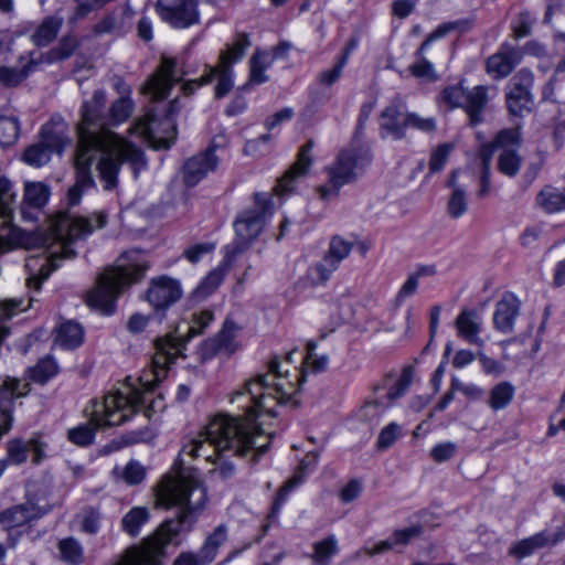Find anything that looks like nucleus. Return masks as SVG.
<instances>
[{"label": "nucleus", "mask_w": 565, "mask_h": 565, "mask_svg": "<svg viewBox=\"0 0 565 565\" xmlns=\"http://www.w3.org/2000/svg\"><path fill=\"white\" fill-rule=\"evenodd\" d=\"M14 202L15 193L11 182L7 178H0V253L13 245L25 249L45 247L44 252L31 255L25 260L26 286L36 291L51 273L58 268V259L74 255L71 248L73 242L104 227L107 222L104 212H97L90 217H77L68 212H61L50 221L45 233H38L33 237L25 231L10 226Z\"/></svg>", "instance_id": "nucleus-1"}, {"label": "nucleus", "mask_w": 565, "mask_h": 565, "mask_svg": "<svg viewBox=\"0 0 565 565\" xmlns=\"http://www.w3.org/2000/svg\"><path fill=\"white\" fill-rule=\"evenodd\" d=\"M106 102V92L96 89L79 108V120L76 125L78 139L75 157L76 183L67 194L71 205H76L82 191L93 184L90 173L93 161H96V170L104 182L105 190L116 186L122 162L145 166L141 150L107 126Z\"/></svg>", "instance_id": "nucleus-2"}, {"label": "nucleus", "mask_w": 565, "mask_h": 565, "mask_svg": "<svg viewBox=\"0 0 565 565\" xmlns=\"http://www.w3.org/2000/svg\"><path fill=\"white\" fill-rule=\"evenodd\" d=\"M158 501L167 508H177L175 519L162 523L141 546L128 548L116 565H159L166 545L194 523L206 505L207 495L203 483L192 469L177 468L160 482Z\"/></svg>", "instance_id": "nucleus-3"}, {"label": "nucleus", "mask_w": 565, "mask_h": 565, "mask_svg": "<svg viewBox=\"0 0 565 565\" xmlns=\"http://www.w3.org/2000/svg\"><path fill=\"white\" fill-rule=\"evenodd\" d=\"M154 348L150 369L138 379L127 377L119 387L92 403V422L96 427L119 426L129 420L147 403L148 394L166 376L169 365L182 355L184 340L168 333L154 341Z\"/></svg>", "instance_id": "nucleus-4"}, {"label": "nucleus", "mask_w": 565, "mask_h": 565, "mask_svg": "<svg viewBox=\"0 0 565 565\" xmlns=\"http://www.w3.org/2000/svg\"><path fill=\"white\" fill-rule=\"evenodd\" d=\"M268 447L269 440L258 441L257 437L248 438L236 418L218 416L213 417L203 430L182 447L180 456L204 459L215 466L210 473H217L221 479L227 480L235 475L234 465L226 459L228 452L244 457L254 451L256 461Z\"/></svg>", "instance_id": "nucleus-5"}, {"label": "nucleus", "mask_w": 565, "mask_h": 565, "mask_svg": "<svg viewBox=\"0 0 565 565\" xmlns=\"http://www.w3.org/2000/svg\"><path fill=\"white\" fill-rule=\"evenodd\" d=\"M288 373L284 364L273 362L270 372L257 374L234 390L228 395V402L242 411V415L218 414V416H228L236 418L244 434L248 438H256L258 441L269 440L264 430L256 425V418L260 413L273 415V409L278 404H285L297 394L296 381H287L284 375Z\"/></svg>", "instance_id": "nucleus-6"}, {"label": "nucleus", "mask_w": 565, "mask_h": 565, "mask_svg": "<svg viewBox=\"0 0 565 565\" xmlns=\"http://www.w3.org/2000/svg\"><path fill=\"white\" fill-rule=\"evenodd\" d=\"M147 269L148 264L140 253L122 254L116 266L106 268L98 276L96 287L87 295V305L103 313H110L118 296L126 287L139 281Z\"/></svg>", "instance_id": "nucleus-7"}, {"label": "nucleus", "mask_w": 565, "mask_h": 565, "mask_svg": "<svg viewBox=\"0 0 565 565\" xmlns=\"http://www.w3.org/2000/svg\"><path fill=\"white\" fill-rule=\"evenodd\" d=\"M370 162L371 156L365 150L348 149L341 151L333 162L326 168L328 183L316 188L319 199L322 201L335 199L340 189L355 182Z\"/></svg>", "instance_id": "nucleus-8"}, {"label": "nucleus", "mask_w": 565, "mask_h": 565, "mask_svg": "<svg viewBox=\"0 0 565 565\" xmlns=\"http://www.w3.org/2000/svg\"><path fill=\"white\" fill-rule=\"evenodd\" d=\"M250 45L247 34L239 35L235 42L220 55L218 62L215 66L206 67V72L198 79H192L183 84L182 89L185 95H190L195 88L210 83L214 77L217 79L214 88L216 98H222L228 94L233 87V71L234 63L239 61L246 49Z\"/></svg>", "instance_id": "nucleus-9"}, {"label": "nucleus", "mask_w": 565, "mask_h": 565, "mask_svg": "<svg viewBox=\"0 0 565 565\" xmlns=\"http://www.w3.org/2000/svg\"><path fill=\"white\" fill-rule=\"evenodd\" d=\"M273 194L256 193L254 205L243 212L234 224L236 252H242L262 232L266 220L273 214Z\"/></svg>", "instance_id": "nucleus-10"}, {"label": "nucleus", "mask_w": 565, "mask_h": 565, "mask_svg": "<svg viewBox=\"0 0 565 565\" xmlns=\"http://www.w3.org/2000/svg\"><path fill=\"white\" fill-rule=\"evenodd\" d=\"M174 111L171 106L170 114L163 119L157 120L153 116H146L138 119L132 127L130 134L139 135L153 149H167L177 138V125L172 117Z\"/></svg>", "instance_id": "nucleus-11"}, {"label": "nucleus", "mask_w": 565, "mask_h": 565, "mask_svg": "<svg viewBox=\"0 0 565 565\" xmlns=\"http://www.w3.org/2000/svg\"><path fill=\"white\" fill-rule=\"evenodd\" d=\"M521 143L520 132L518 129L501 130L493 143V149L499 151L497 158V168L505 177H515L522 167V157L519 154Z\"/></svg>", "instance_id": "nucleus-12"}, {"label": "nucleus", "mask_w": 565, "mask_h": 565, "mask_svg": "<svg viewBox=\"0 0 565 565\" xmlns=\"http://www.w3.org/2000/svg\"><path fill=\"white\" fill-rule=\"evenodd\" d=\"M469 21L459 20L444 23L431 32L416 52L417 61L409 66L412 75L420 79L435 81L437 78L435 68L434 65L424 57L425 50L433 41L445 36L450 31L459 30L463 32L469 29Z\"/></svg>", "instance_id": "nucleus-13"}, {"label": "nucleus", "mask_w": 565, "mask_h": 565, "mask_svg": "<svg viewBox=\"0 0 565 565\" xmlns=\"http://www.w3.org/2000/svg\"><path fill=\"white\" fill-rule=\"evenodd\" d=\"M158 13L173 28L185 29L199 23L198 0H158Z\"/></svg>", "instance_id": "nucleus-14"}, {"label": "nucleus", "mask_w": 565, "mask_h": 565, "mask_svg": "<svg viewBox=\"0 0 565 565\" xmlns=\"http://www.w3.org/2000/svg\"><path fill=\"white\" fill-rule=\"evenodd\" d=\"M312 147L313 142L308 141L299 149L295 163L277 181V185L274 189L277 196H287L292 194L299 180L308 174L313 162V157L311 154Z\"/></svg>", "instance_id": "nucleus-15"}, {"label": "nucleus", "mask_w": 565, "mask_h": 565, "mask_svg": "<svg viewBox=\"0 0 565 565\" xmlns=\"http://www.w3.org/2000/svg\"><path fill=\"white\" fill-rule=\"evenodd\" d=\"M180 281L169 276H159L150 281L146 300L154 309H166L182 297Z\"/></svg>", "instance_id": "nucleus-16"}, {"label": "nucleus", "mask_w": 565, "mask_h": 565, "mask_svg": "<svg viewBox=\"0 0 565 565\" xmlns=\"http://www.w3.org/2000/svg\"><path fill=\"white\" fill-rule=\"evenodd\" d=\"M181 81L177 75V61L162 56L157 72L149 78L145 90L154 99H163L168 96L174 83Z\"/></svg>", "instance_id": "nucleus-17"}, {"label": "nucleus", "mask_w": 565, "mask_h": 565, "mask_svg": "<svg viewBox=\"0 0 565 565\" xmlns=\"http://www.w3.org/2000/svg\"><path fill=\"white\" fill-rule=\"evenodd\" d=\"M521 309V301L511 292L504 294L495 303L492 323L501 334L508 335L514 331V326Z\"/></svg>", "instance_id": "nucleus-18"}, {"label": "nucleus", "mask_w": 565, "mask_h": 565, "mask_svg": "<svg viewBox=\"0 0 565 565\" xmlns=\"http://www.w3.org/2000/svg\"><path fill=\"white\" fill-rule=\"evenodd\" d=\"M239 328L233 322H226L223 329L212 339L205 341L202 345L203 359H210L215 354L226 356L235 353L241 344L237 340Z\"/></svg>", "instance_id": "nucleus-19"}, {"label": "nucleus", "mask_w": 565, "mask_h": 565, "mask_svg": "<svg viewBox=\"0 0 565 565\" xmlns=\"http://www.w3.org/2000/svg\"><path fill=\"white\" fill-rule=\"evenodd\" d=\"M454 326L460 339L479 348L484 347L486 340L480 337L483 327L482 317L475 309L460 310Z\"/></svg>", "instance_id": "nucleus-20"}, {"label": "nucleus", "mask_w": 565, "mask_h": 565, "mask_svg": "<svg viewBox=\"0 0 565 565\" xmlns=\"http://www.w3.org/2000/svg\"><path fill=\"white\" fill-rule=\"evenodd\" d=\"M218 163L213 150L194 156L185 161L182 169V179L186 186L196 185L209 172L213 171Z\"/></svg>", "instance_id": "nucleus-21"}, {"label": "nucleus", "mask_w": 565, "mask_h": 565, "mask_svg": "<svg viewBox=\"0 0 565 565\" xmlns=\"http://www.w3.org/2000/svg\"><path fill=\"white\" fill-rule=\"evenodd\" d=\"M563 540H565V530H558L553 534L543 531L518 541L510 547L509 553L516 558H524L540 548L553 546Z\"/></svg>", "instance_id": "nucleus-22"}, {"label": "nucleus", "mask_w": 565, "mask_h": 565, "mask_svg": "<svg viewBox=\"0 0 565 565\" xmlns=\"http://www.w3.org/2000/svg\"><path fill=\"white\" fill-rule=\"evenodd\" d=\"M522 52L518 47L504 44L487 60V72L493 78L507 77L520 63Z\"/></svg>", "instance_id": "nucleus-23"}, {"label": "nucleus", "mask_w": 565, "mask_h": 565, "mask_svg": "<svg viewBox=\"0 0 565 565\" xmlns=\"http://www.w3.org/2000/svg\"><path fill=\"white\" fill-rule=\"evenodd\" d=\"M71 142L67 136V126L61 116H54L41 130L39 142L52 152H61Z\"/></svg>", "instance_id": "nucleus-24"}, {"label": "nucleus", "mask_w": 565, "mask_h": 565, "mask_svg": "<svg viewBox=\"0 0 565 565\" xmlns=\"http://www.w3.org/2000/svg\"><path fill=\"white\" fill-rule=\"evenodd\" d=\"M21 383L15 379L6 380L0 385V438L9 431L12 424L11 406L14 397L25 394L20 390Z\"/></svg>", "instance_id": "nucleus-25"}, {"label": "nucleus", "mask_w": 565, "mask_h": 565, "mask_svg": "<svg viewBox=\"0 0 565 565\" xmlns=\"http://www.w3.org/2000/svg\"><path fill=\"white\" fill-rule=\"evenodd\" d=\"M44 445L39 439H31L26 443L14 439L8 444V459L10 462L20 465L28 459L30 452L33 455V462L40 463L44 457Z\"/></svg>", "instance_id": "nucleus-26"}, {"label": "nucleus", "mask_w": 565, "mask_h": 565, "mask_svg": "<svg viewBox=\"0 0 565 565\" xmlns=\"http://www.w3.org/2000/svg\"><path fill=\"white\" fill-rule=\"evenodd\" d=\"M43 513L44 510L42 508L32 502H26L7 510L0 521L8 529L19 527L40 518Z\"/></svg>", "instance_id": "nucleus-27"}, {"label": "nucleus", "mask_w": 565, "mask_h": 565, "mask_svg": "<svg viewBox=\"0 0 565 565\" xmlns=\"http://www.w3.org/2000/svg\"><path fill=\"white\" fill-rule=\"evenodd\" d=\"M448 186L451 189L448 201H447V214L454 218H460L468 211V198L467 191L463 184H460L457 180V172H452Z\"/></svg>", "instance_id": "nucleus-28"}, {"label": "nucleus", "mask_w": 565, "mask_h": 565, "mask_svg": "<svg viewBox=\"0 0 565 565\" xmlns=\"http://www.w3.org/2000/svg\"><path fill=\"white\" fill-rule=\"evenodd\" d=\"M520 77H525L527 85L521 86L520 84H514L507 96L508 109L512 115H521L522 111L527 108L531 99L530 88L533 83V74L531 72H522Z\"/></svg>", "instance_id": "nucleus-29"}, {"label": "nucleus", "mask_w": 565, "mask_h": 565, "mask_svg": "<svg viewBox=\"0 0 565 565\" xmlns=\"http://www.w3.org/2000/svg\"><path fill=\"white\" fill-rule=\"evenodd\" d=\"M382 129L395 139L404 136V129L407 127V115L402 113L401 105L392 104L382 113Z\"/></svg>", "instance_id": "nucleus-30"}, {"label": "nucleus", "mask_w": 565, "mask_h": 565, "mask_svg": "<svg viewBox=\"0 0 565 565\" xmlns=\"http://www.w3.org/2000/svg\"><path fill=\"white\" fill-rule=\"evenodd\" d=\"M487 103L488 89L486 86H476L467 92L463 108L466 109L472 125L482 120L481 113L484 110Z\"/></svg>", "instance_id": "nucleus-31"}, {"label": "nucleus", "mask_w": 565, "mask_h": 565, "mask_svg": "<svg viewBox=\"0 0 565 565\" xmlns=\"http://www.w3.org/2000/svg\"><path fill=\"white\" fill-rule=\"evenodd\" d=\"M84 331L79 323L66 321L55 331V343L64 349H74L83 342Z\"/></svg>", "instance_id": "nucleus-32"}, {"label": "nucleus", "mask_w": 565, "mask_h": 565, "mask_svg": "<svg viewBox=\"0 0 565 565\" xmlns=\"http://www.w3.org/2000/svg\"><path fill=\"white\" fill-rule=\"evenodd\" d=\"M20 63L21 65L19 66L0 67V83L6 86H17L32 71L34 58L32 57V54L28 57L21 56Z\"/></svg>", "instance_id": "nucleus-33"}, {"label": "nucleus", "mask_w": 565, "mask_h": 565, "mask_svg": "<svg viewBox=\"0 0 565 565\" xmlns=\"http://www.w3.org/2000/svg\"><path fill=\"white\" fill-rule=\"evenodd\" d=\"M275 57H271L268 52L256 50L249 61V79L252 85L263 84L268 81L265 71L274 63Z\"/></svg>", "instance_id": "nucleus-34"}, {"label": "nucleus", "mask_w": 565, "mask_h": 565, "mask_svg": "<svg viewBox=\"0 0 565 565\" xmlns=\"http://www.w3.org/2000/svg\"><path fill=\"white\" fill-rule=\"evenodd\" d=\"M537 204L547 213L565 210V189L545 186L537 195Z\"/></svg>", "instance_id": "nucleus-35"}, {"label": "nucleus", "mask_w": 565, "mask_h": 565, "mask_svg": "<svg viewBox=\"0 0 565 565\" xmlns=\"http://www.w3.org/2000/svg\"><path fill=\"white\" fill-rule=\"evenodd\" d=\"M63 24V18L51 15L45 18L32 34V41L36 45H46L53 41Z\"/></svg>", "instance_id": "nucleus-36"}, {"label": "nucleus", "mask_w": 565, "mask_h": 565, "mask_svg": "<svg viewBox=\"0 0 565 565\" xmlns=\"http://www.w3.org/2000/svg\"><path fill=\"white\" fill-rule=\"evenodd\" d=\"M352 247V242L341 236H333L323 259L335 270L339 264L349 256Z\"/></svg>", "instance_id": "nucleus-37"}, {"label": "nucleus", "mask_w": 565, "mask_h": 565, "mask_svg": "<svg viewBox=\"0 0 565 565\" xmlns=\"http://www.w3.org/2000/svg\"><path fill=\"white\" fill-rule=\"evenodd\" d=\"M334 271L332 266H330L323 258L311 265L306 274L301 277L300 282L305 287H316L324 284Z\"/></svg>", "instance_id": "nucleus-38"}, {"label": "nucleus", "mask_w": 565, "mask_h": 565, "mask_svg": "<svg viewBox=\"0 0 565 565\" xmlns=\"http://www.w3.org/2000/svg\"><path fill=\"white\" fill-rule=\"evenodd\" d=\"M227 540V527L223 524L218 525L205 540L200 555L203 562H212L216 556L217 550Z\"/></svg>", "instance_id": "nucleus-39"}, {"label": "nucleus", "mask_w": 565, "mask_h": 565, "mask_svg": "<svg viewBox=\"0 0 565 565\" xmlns=\"http://www.w3.org/2000/svg\"><path fill=\"white\" fill-rule=\"evenodd\" d=\"M227 267L228 264L223 262L217 268L210 271L196 287L194 294L201 298L211 295L223 281Z\"/></svg>", "instance_id": "nucleus-40"}, {"label": "nucleus", "mask_w": 565, "mask_h": 565, "mask_svg": "<svg viewBox=\"0 0 565 565\" xmlns=\"http://www.w3.org/2000/svg\"><path fill=\"white\" fill-rule=\"evenodd\" d=\"M514 395V387L502 382L492 387L489 395V406L493 411H500L505 408L512 401Z\"/></svg>", "instance_id": "nucleus-41"}, {"label": "nucleus", "mask_w": 565, "mask_h": 565, "mask_svg": "<svg viewBox=\"0 0 565 565\" xmlns=\"http://www.w3.org/2000/svg\"><path fill=\"white\" fill-rule=\"evenodd\" d=\"M149 511L146 508H132L121 521L122 529L130 535H137L140 527L148 521Z\"/></svg>", "instance_id": "nucleus-42"}, {"label": "nucleus", "mask_w": 565, "mask_h": 565, "mask_svg": "<svg viewBox=\"0 0 565 565\" xmlns=\"http://www.w3.org/2000/svg\"><path fill=\"white\" fill-rule=\"evenodd\" d=\"M338 551V542L333 535L313 544L312 559L319 565H328Z\"/></svg>", "instance_id": "nucleus-43"}, {"label": "nucleus", "mask_w": 565, "mask_h": 565, "mask_svg": "<svg viewBox=\"0 0 565 565\" xmlns=\"http://www.w3.org/2000/svg\"><path fill=\"white\" fill-rule=\"evenodd\" d=\"M58 552L61 559L71 565H77L83 562V548L81 544L72 537L60 541Z\"/></svg>", "instance_id": "nucleus-44"}, {"label": "nucleus", "mask_w": 565, "mask_h": 565, "mask_svg": "<svg viewBox=\"0 0 565 565\" xmlns=\"http://www.w3.org/2000/svg\"><path fill=\"white\" fill-rule=\"evenodd\" d=\"M134 110V103L128 96H121L116 99L108 111L109 121L111 125H119L126 121Z\"/></svg>", "instance_id": "nucleus-45"}, {"label": "nucleus", "mask_w": 565, "mask_h": 565, "mask_svg": "<svg viewBox=\"0 0 565 565\" xmlns=\"http://www.w3.org/2000/svg\"><path fill=\"white\" fill-rule=\"evenodd\" d=\"M49 195V188L41 182H29L25 184L24 202L30 206H43L47 202Z\"/></svg>", "instance_id": "nucleus-46"}, {"label": "nucleus", "mask_w": 565, "mask_h": 565, "mask_svg": "<svg viewBox=\"0 0 565 565\" xmlns=\"http://www.w3.org/2000/svg\"><path fill=\"white\" fill-rule=\"evenodd\" d=\"M89 416L92 417V412ZM97 428L90 418L89 423L70 429L67 433L68 440L77 446H87L92 444Z\"/></svg>", "instance_id": "nucleus-47"}, {"label": "nucleus", "mask_w": 565, "mask_h": 565, "mask_svg": "<svg viewBox=\"0 0 565 565\" xmlns=\"http://www.w3.org/2000/svg\"><path fill=\"white\" fill-rule=\"evenodd\" d=\"M57 373L56 362L51 358H45L30 370V377L38 383H45Z\"/></svg>", "instance_id": "nucleus-48"}, {"label": "nucleus", "mask_w": 565, "mask_h": 565, "mask_svg": "<svg viewBox=\"0 0 565 565\" xmlns=\"http://www.w3.org/2000/svg\"><path fill=\"white\" fill-rule=\"evenodd\" d=\"M316 343L310 341L307 343V354L303 359V367L305 370H310L311 372H321L324 371L329 363V358L326 354L319 355L316 352Z\"/></svg>", "instance_id": "nucleus-49"}, {"label": "nucleus", "mask_w": 565, "mask_h": 565, "mask_svg": "<svg viewBox=\"0 0 565 565\" xmlns=\"http://www.w3.org/2000/svg\"><path fill=\"white\" fill-rule=\"evenodd\" d=\"M454 148L452 142H445L434 148L429 159V171L435 173L443 170Z\"/></svg>", "instance_id": "nucleus-50"}, {"label": "nucleus", "mask_w": 565, "mask_h": 565, "mask_svg": "<svg viewBox=\"0 0 565 565\" xmlns=\"http://www.w3.org/2000/svg\"><path fill=\"white\" fill-rule=\"evenodd\" d=\"M19 136V122L15 117L0 116V145H12Z\"/></svg>", "instance_id": "nucleus-51"}, {"label": "nucleus", "mask_w": 565, "mask_h": 565, "mask_svg": "<svg viewBox=\"0 0 565 565\" xmlns=\"http://www.w3.org/2000/svg\"><path fill=\"white\" fill-rule=\"evenodd\" d=\"M52 153V151L42 145L35 143L25 150L23 160L30 166L41 167L50 161Z\"/></svg>", "instance_id": "nucleus-52"}, {"label": "nucleus", "mask_w": 565, "mask_h": 565, "mask_svg": "<svg viewBox=\"0 0 565 565\" xmlns=\"http://www.w3.org/2000/svg\"><path fill=\"white\" fill-rule=\"evenodd\" d=\"M275 361L284 364V369L288 370V373L286 375H284V376H285V379L287 381H291V382L296 381L297 382L296 383V387H297V392H298L300 385L305 381V371L291 366V364H292V353H288L284 360L279 359L278 356L273 358L269 361V363H268L267 372H270V365Z\"/></svg>", "instance_id": "nucleus-53"}, {"label": "nucleus", "mask_w": 565, "mask_h": 565, "mask_svg": "<svg viewBox=\"0 0 565 565\" xmlns=\"http://www.w3.org/2000/svg\"><path fill=\"white\" fill-rule=\"evenodd\" d=\"M78 522L81 523V529L88 533V534H95L99 529V520L100 514L97 510L93 508L84 509L78 515H77Z\"/></svg>", "instance_id": "nucleus-54"}, {"label": "nucleus", "mask_w": 565, "mask_h": 565, "mask_svg": "<svg viewBox=\"0 0 565 565\" xmlns=\"http://www.w3.org/2000/svg\"><path fill=\"white\" fill-rule=\"evenodd\" d=\"M77 40L72 36H66L61 40L60 44L50 52L51 61H62L70 57L77 47Z\"/></svg>", "instance_id": "nucleus-55"}, {"label": "nucleus", "mask_w": 565, "mask_h": 565, "mask_svg": "<svg viewBox=\"0 0 565 565\" xmlns=\"http://www.w3.org/2000/svg\"><path fill=\"white\" fill-rule=\"evenodd\" d=\"M413 381V372L411 370H404L398 379L387 391V398L394 401L406 392Z\"/></svg>", "instance_id": "nucleus-56"}, {"label": "nucleus", "mask_w": 565, "mask_h": 565, "mask_svg": "<svg viewBox=\"0 0 565 565\" xmlns=\"http://www.w3.org/2000/svg\"><path fill=\"white\" fill-rule=\"evenodd\" d=\"M456 450H457V445L455 443L445 441V443L435 445L430 449L429 455H430V458L435 462L441 463V462L450 460L455 456Z\"/></svg>", "instance_id": "nucleus-57"}, {"label": "nucleus", "mask_w": 565, "mask_h": 565, "mask_svg": "<svg viewBox=\"0 0 565 565\" xmlns=\"http://www.w3.org/2000/svg\"><path fill=\"white\" fill-rule=\"evenodd\" d=\"M214 316L210 310H204L193 315L191 324L188 330V339L203 332V330L211 323Z\"/></svg>", "instance_id": "nucleus-58"}, {"label": "nucleus", "mask_w": 565, "mask_h": 565, "mask_svg": "<svg viewBox=\"0 0 565 565\" xmlns=\"http://www.w3.org/2000/svg\"><path fill=\"white\" fill-rule=\"evenodd\" d=\"M467 92L461 86H450L444 89L441 99L450 108L465 107Z\"/></svg>", "instance_id": "nucleus-59"}, {"label": "nucleus", "mask_w": 565, "mask_h": 565, "mask_svg": "<svg viewBox=\"0 0 565 565\" xmlns=\"http://www.w3.org/2000/svg\"><path fill=\"white\" fill-rule=\"evenodd\" d=\"M303 480V466H300L299 469L295 472V475L286 481V483L279 489L277 493V498L275 501V508L279 509L280 504L284 503L288 493L299 486Z\"/></svg>", "instance_id": "nucleus-60"}, {"label": "nucleus", "mask_w": 565, "mask_h": 565, "mask_svg": "<svg viewBox=\"0 0 565 565\" xmlns=\"http://www.w3.org/2000/svg\"><path fill=\"white\" fill-rule=\"evenodd\" d=\"M401 435V427L396 423H391L382 429L377 438V447L386 449L391 447Z\"/></svg>", "instance_id": "nucleus-61"}, {"label": "nucleus", "mask_w": 565, "mask_h": 565, "mask_svg": "<svg viewBox=\"0 0 565 565\" xmlns=\"http://www.w3.org/2000/svg\"><path fill=\"white\" fill-rule=\"evenodd\" d=\"M344 66L343 61H337L332 67L318 75V83L326 87L333 85L340 78Z\"/></svg>", "instance_id": "nucleus-62"}, {"label": "nucleus", "mask_w": 565, "mask_h": 565, "mask_svg": "<svg viewBox=\"0 0 565 565\" xmlns=\"http://www.w3.org/2000/svg\"><path fill=\"white\" fill-rule=\"evenodd\" d=\"M407 127H413L423 132H431L436 129V120L433 117H423L417 114H408Z\"/></svg>", "instance_id": "nucleus-63"}, {"label": "nucleus", "mask_w": 565, "mask_h": 565, "mask_svg": "<svg viewBox=\"0 0 565 565\" xmlns=\"http://www.w3.org/2000/svg\"><path fill=\"white\" fill-rule=\"evenodd\" d=\"M533 24V18L527 12L519 14L518 19L512 24L513 35L515 39H522L530 34Z\"/></svg>", "instance_id": "nucleus-64"}]
</instances>
